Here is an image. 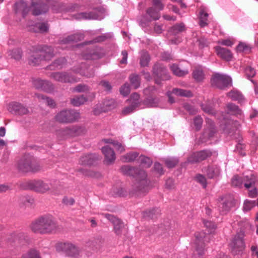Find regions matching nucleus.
I'll list each match as a JSON object with an SVG mask.
<instances>
[{
    "instance_id": "1",
    "label": "nucleus",
    "mask_w": 258,
    "mask_h": 258,
    "mask_svg": "<svg viewBox=\"0 0 258 258\" xmlns=\"http://www.w3.org/2000/svg\"><path fill=\"white\" fill-rule=\"evenodd\" d=\"M120 170L123 174L136 178L134 188L136 195L141 196L145 195L148 192L149 182L147 178V174L144 170L130 165L122 166Z\"/></svg>"
},
{
    "instance_id": "2",
    "label": "nucleus",
    "mask_w": 258,
    "mask_h": 258,
    "mask_svg": "<svg viewBox=\"0 0 258 258\" xmlns=\"http://www.w3.org/2000/svg\"><path fill=\"white\" fill-rule=\"evenodd\" d=\"M30 228L34 233L46 234L55 233L58 226L53 218L47 215L40 217L33 222Z\"/></svg>"
},
{
    "instance_id": "3",
    "label": "nucleus",
    "mask_w": 258,
    "mask_h": 258,
    "mask_svg": "<svg viewBox=\"0 0 258 258\" xmlns=\"http://www.w3.org/2000/svg\"><path fill=\"white\" fill-rule=\"evenodd\" d=\"M35 52L29 59V63L33 66H37L43 60H48L54 55L53 50L51 47L48 46H37L34 48Z\"/></svg>"
},
{
    "instance_id": "4",
    "label": "nucleus",
    "mask_w": 258,
    "mask_h": 258,
    "mask_svg": "<svg viewBox=\"0 0 258 258\" xmlns=\"http://www.w3.org/2000/svg\"><path fill=\"white\" fill-rule=\"evenodd\" d=\"M17 169L23 172H36L41 169L39 163L32 156L25 155L23 156L17 164Z\"/></svg>"
},
{
    "instance_id": "5",
    "label": "nucleus",
    "mask_w": 258,
    "mask_h": 258,
    "mask_svg": "<svg viewBox=\"0 0 258 258\" xmlns=\"http://www.w3.org/2000/svg\"><path fill=\"white\" fill-rule=\"evenodd\" d=\"M25 188L41 194L55 189L51 182L42 180H32L27 182L25 183Z\"/></svg>"
},
{
    "instance_id": "6",
    "label": "nucleus",
    "mask_w": 258,
    "mask_h": 258,
    "mask_svg": "<svg viewBox=\"0 0 258 258\" xmlns=\"http://www.w3.org/2000/svg\"><path fill=\"white\" fill-rule=\"evenodd\" d=\"M80 117L79 112L74 109H64L55 115L56 121L63 123H72Z\"/></svg>"
},
{
    "instance_id": "7",
    "label": "nucleus",
    "mask_w": 258,
    "mask_h": 258,
    "mask_svg": "<svg viewBox=\"0 0 258 258\" xmlns=\"http://www.w3.org/2000/svg\"><path fill=\"white\" fill-rule=\"evenodd\" d=\"M244 233L243 231H240L232 238L230 243V246L232 249L233 254H239L242 253L244 249L245 244L243 241Z\"/></svg>"
},
{
    "instance_id": "8",
    "label": "nucleus",
    "mask_w": 258,
    "mask_h": 258,
    "mask_svg": "<svg viewBox=\"0 0 258 258\" xmlns=\"http://www.w3.org/2000/svg\"><path fill=\"white\" fill-rule=\"evenodd\" d=\"M211 82L213 86L224 89L231 83V79L226 75L216 73L212 76Z\"/></svg>"
},
{
    "instance_id": "9",
    "label": "nucleus",
    "mask_w": 258,
    "mask_h": 258,
    "mask_svg": "<svg viewBox=\"0 0 258 258\" xmlns=\"http://www.w3.org/2000/svg\"><path fill=\"white\" fill-rule=\"evenodd\" d=\"M50 77L55 81L62 83H74L79 82L80 80L71 73L66 72L52 73L50 75Z\"/></svg>"
},
{
    "instance_id": "10",
    "label": "nucleus",
    "mask_w": 258,
    "mask_h": 258,
    "mask_svg": "<svg viewBox=\"0 0 258 258\" xmlns=\"http://www.w3.org/2000/svg\"><path fill=\"white\" fill-rule=\"evenodd\" d=\"M152 71L154 77L156 78V84H160V81L167 80L170 78L167 69L159 63L157 62L154 65Z\"/></svg>"
},
{
    "instance_id": "11",
    "label": "nucleus",
    "mask_w": 258,
    "mask_h": 258,
    "mask_svg": "<svg viewBox=\"0 0 258 258\" xmlns=\"http://www.w3.org/2000/svg\"><path fill=\"white\" fill-rule=\"evenodd\" d=\"M219 201L221 202L219 207L220 212L222 214H226L235 205L234 198L231 195L222 196L219 199Z\"/></svg>"
},
{
    "instance_id": "12",
    "label": "nucleus",
    "mask_w": 258,
    "mask_h": 258,
    "mask_svg": "<svg viewBox=\"0 0 258 258\" xmlns=\"http://www.w3.org/2000/svg\"><path fill=\"white\" fill-rule=\"evenodd\" d=\"M57 249L62 251L69 256H76L79 253L80 250L75 245L70 243H61L57 246Z\"/></svg>"
},
{
    "instance_id": "13",
    "label": "nucleus",
    "mask_w": 258,
    "mask_h": 258,
    "mask_svg": "<svg viewBox=\"0 0 258 258\" xmlns=\"http://www.w3.org/2000/svg\"><path fill=\"white\" fill-rule=\"evenodd\" d=\"M48 11L47 4L41 2H32L31 11L34 16H38L46 13Z\"/></svg>"
},
{
    "instance_id": "14",
    "label": "nucleus",
    "mask_w": 258,
    "mask_h": 258,
    "mask_svg": "<svg viewBox=\"0 0 258 258\" xmlns=\"http://www.w3.org/2000/svg\"><path fill=\"white\" fill-rule=\"evenodd\" d=\"M195 245L196 250L200 255L204 253V247L205 246V241H206L207 235L206 234L202 231L195 233Z\"/></svg>"
},
{
    "instance_id": "15",
    "label": "nucleus",
    "mask_w": 258,
    "mask_h": 258,
    "mask_svg": "<svg viewBox=\"0 0 258 258\" xmlns=\"http://www.w3.org/2000/svg\"><path fill=\"white\" fill-rule=\"evenodd\" d=\"M8 109L12 113L23 115L29 113L28 109L23 104L16 102L9 104Z\"/></svg>"
},
{
    "instance_id": "16",
    "label": "nucleus",
    "mask_w": 258,
    "mask_h": 258,
    "mask_svg": "<svg viewBox=\"0 0 258 258\" xmlns=\"http://www.w3.org/2000/svg\"><path fill=\"white\" fill-rule=\"evenodd\" d=\"M101 151L104 155V163L107 165L113 164L116 159L113 150L108 146H106L102 148Z\"/></svg>"
},
{
    "instance_id": "17",
    "label": "nucleus",
    "mask_w": 258,
    "mask_h": 258,
    "mask_svg": "<svg viewBox=\"0 0 258 258\" xmlns=\"http://www.w3.org/2000/svg\"><path fill=\"white\" fill-rule=\"evenodd\" d=\"M103 215L113 224L115 233L117 235L120 234L121 229L124 226L122 221L113 215L109 214H103Z\"/></svg>"
},
{
    "instance_id": "18",
    "label": "nucleus",
    "mask_w": 258,
    "mask_h": 258,
    "mask_svg": "<svg viewBox=\"0 0 258 258\" xmlns=\"http://www.w3.org/2000/svg\"><path fill=\"white\" fill-rule=\"evenodd\" d=\"M28 30L33 32H46L48 31L49 26L46 23H37L33 24L30 22L28 24Z\"/></svg>"
},
{
    "instance_id": "19",
    "label": "nucleus",
    "mask_w": 258,
    "mask_h": 258,
    "mask_svg": "<svg viewBox=\"0 0 258 258\" xmlns=\"http://www.w3.org/2000/svg\"><path fill=\"white\" fill-rule=\"evenodd\" d=\"M31 11V6L28 7L27 3L21 1L15 4V11L16 13H21L23 17H25Z\"/></svg>"
},
{
    "instance_id": "20",
    "label": "nucleus",
    "mask_w": 258,
    "mask_h": 258,
    "mask_svg": "<svg viewBox=\"0 0 258 258\" xmlns=\"http://www.w3.org/2000/svg\"><path fill=\"white\" fill-rule=\"evenodd\" d=\"M84 39V35L81 33H77L67 36L59 40V43L61 45L71 44L81 41Z\"/></svg>"
},
{
    "instance_id": "21",
    "label": "nucleus",
    "mask_w": 258,
    "mask_h": 258,
    "mask_svg": "<svg viewBox=\"0 0 258 258\" xmlns=\"http://www.w3.org/2000/svg\"><path fill=\"white\" fill-rule=\"evenodd\" d=\"M215 49L217 55L221 58L227 61L231 60L232 54L230 50L219 46H216Z\"/></svg>"
},
{
    "instance_id": "22",
    "label": "nucleus",
    "mask_w": 258,
    "mask_h": 258,
    "mask_svg": "<svg viewBox=\"0 0 258 258\" xmlns=\"http://www.w3.org/2000/svg\"><path fill=\"white\" fill-rule=\"evenodd\" d=\"M97 9L94 10L92 12H82L78 13L76 16L77 19L84 20H95L100 19L99 16L97 13Z\"/></svg>"
},
{
    "instance_id": "23",
    "label": "nucleus",
    "mask_w": 258,
    "mask_h": 258,
    "mask_svg": "<svg viewBox=\"0 0 258 258\" xmlns=\"http://www.w3.org/2000/svg\"><path fill=\"white\" fill-rule=\"evenodd\" d=\"M203 172L206 174L209 178L212 179L219 175L220 169L217 166H208L203 168Z\"/></svg>"
},
{
    "instance_id": "24",
    "label": "nucleus",
    "mask_w": 258,
    "mask_h": 258,
    "mask_svg": "<svg viewBox=\"0 0 258 258\" xmlns=\"http://www.w3.org/2000/svg\"><path fill=\"white\" fill-rule=\"evenodd\" d=\"M98 159L99 156L96 154H89L81 157L80 162L82 165H91L93 164Z\"/></svg>"
},
{
    "instance_id": "25",
    "label": "nucleus",
    "mask_w": 258,
    "mask_h": 258,
    "mask_svg": "<svg viewBox=\"0 0 258 258\" xmlns=\"http://www.w3.org/2000/svg\"><path fill=\"white\" fill-rule=\"evenodd\" d=\"M159 12L153 7L148 8L146 11V16L149 21L158 20L160 18Z\"/></svg>"
},
{
    "instance_id": "26",
    "label": "nucleus",
    "mask_w": 258,
    "mask_h": 258,
    "mask_svg": "<svg viewBox=\"0 0 258 258\" xmlns=\"http://www.w3.org/2000/svg\"><path fill=\"white\" fill-rule=\"evenodd\" d=\"M232 100L237 101L239 103H243L244 102V98L243 95L237 90H232L227 94Z\"/></svg>"
},
{
    "instance_id": "27",
    "label": "nucleus",
    "mask_w": 258,
    "mask_h": 258,
    "mask_svg": "<svg viewBox=\"0 0 258 258\" xmlns=\"http://www.w3.org/2000/svg\"><path fill=\"white\" fill-rule=\"evenodd\" d=\"M88 101V98L84 95L75 96L71 99V104L74 106H79Z\"/></svg>"
},
{
    "instance_id": "28",
    "label": "nucleus",
    "mask_w": 258,
    "mask_h": 258,
    "mask_svg": "<svg viewBox=\"0 0 258 258\" xmlns=\"http://www.w3.org/2000/svg\"><path fill=\"white\" fill-rule=\"evenodd\" d=\"M32 84L33 86L36 89L45 90L46 89V87L49 85V82L48 81L37 78L32 80Z\"/></svg>"
},
{
    "instance_id": "29",
    "label": "nucleus",
    "mask_w": 258,
    "mask_h": 258,
    "mask_svg": "<svg viewBox=\"0 0 258 258\" xmlns=\"http://www.w3.org/2000/svg\"><path fill=\"white\" fill-rule=\"evenodd\" d=\"M70 133L71 137H75L81 135L85 132V129L79 126H72L66 130Z\"/></svg>"
},
{
    "instance_id": "30",
    "label": "nucleus",
    "mask_w": 258,
    "mask_h": 258,
    "mask_svg": "<svg viewBox=\"0 0 258 258\" xmlns=\"http://www.w3.org/2000/svg\"><path fill=\"white\" fill-rule=\"evenodd\" d=\"M170 69L173 73L178 77H183L188 74L187 70L180 69L177 64H173L170 66Z\"/></svg>"
},
{
    "instance_id": "31",
    "label": "nucleus",
    "mask_w": 258,
    "mask_h": 258,
    "mask_svg": "<svg viewBox=\"0 0 258 258\" xmlns=\"http://www.w3.org/2000/svg\"><path fill=\"white\" fill-rule=\"evenodd\" d=\"M58 10H56V12H73L77 7L76 4H70L68 6H66L64 4H58Z\"/></svg>"
},
{
    "instance_id": "32",
    "label": "nucleus",
    "mask_w": 258,
    "mask_h": 258,
    "mask_svg": "<svg viewBox=\"0 0 258 258\" xmlns=\"http://www.w3.org/2000/svg\"><path fill=\"white\" fill-rule=\"evenodd\" d=\"M150 61V57L149 53L145 50L141 52L140 64L142 67L148 66Z\"/></svg>"
},
{
    "instance_id": "33",
    "label": "nucleus",
    "mask_w": 258,
    "mask_h": 258,
    "mask_svg": "<svg viewBox=\"0 0 258 258\" xmlns=\"http://www.w3.org/2000/svg\"><path fill=\"white\" fill-rule=\"evenodd\" d=\"M139 154L137 152L127 153L121 157V160L123 162H131L138 157Z\"/></svg>"
},
{
    "instance_id": "34",
    "label": "nucleus",
    "mask_w": 258,
    "mask_h": 258,
    "mask_svg": "<svg viewBox=\"0 0 258 258\" xmlns=\"http://www.w3.org/2000/svg\"><path fill=\"white\" fill-rule=\"evenodd\" d=\"M243 181L244 182V185L245 187L249 188L254 186L255 182V179L254 176L250 175V176H244Z\"/></svg>"
},
{
    "instance_id": "35",
    "label": "nucleus",
    "mask_w": 258,
    "mask_h": 258,
    "mask_svg": "<svg viewBox=\"0 0 258 258\" xmlns=\"http://www.w3.org/2000/svg\"><path fill=\"white\" fill-rule=\"evenodd\" d=\"M160 214V210L158 208L147 210L144 212L143 216L145 218L155 219Z\"/></svg>"
},
{
    "instance_id": "36",
    "label": "nucleus",
    "mask_w": 258,
    "mask_h": 258,
    "mask_svg": "<svg viewBox=\"0 0 258 258\" xmlns=\"http://www.w3.org/2000/svg\"><path fill=\"white\" fill-rule=\"evenodd\" d=\"M132 87L136 89L140 86V79L139 75L137 74H132L129 77Z\"/></svg>"
},
{
    "instance_id": "37",
    "label": "nucleus",
    "mask_w": 258,
    "mask_h": 258,
    "mask_svg": "<svg viewBox=\"0 0 258 258\" xmlns=\"http://www.w3.org/2000/svg\"><path fill=\"white\" fill-rule=\"evenodd\" d=\"M102 55L97 50H93L89 53L85 54L83 57L86 59H97L101 58Z\"/></svg>"
},
{
    "instance_id": "38",
    "label": "nucleus",
    "mask_w": 258,
    "mask_h": 258,
    "mask_svg": "<svg viewBox=\"0 0 258 258\" xmlns=\"http://www.w3.org/2000/svg\"><path fill=\"white\" fill-rule=\"evenodd\" d=\"M172 93L180 96H184L187 97L192 96V93L190 91L178 88L173 89L172 90Z\"/></svg>"
},
{
    "instance_id": "39",
    "label": "nucleus",
    "mask_w": 258,
    "mask_h": 258,
    "mask_svg": "<svg viewBox=\"0 0 258 258\" xmlns=\"http://www.w3.org/2000/svg\"><path fill=\"white\" fill-rule=\"evenodd\" d=\"M228 110L234 115H241L242 110L238 107V106L232 103H228L227 105Z\"/></svg>"
},
{
    "instance_id": "40",
    "label": "nucleus",
    "mask_w": 258,
    "mask_h": 258,
    "mask_svg": "<svg viewBox=\"0 0 258 258\" xmlns=\"http://www.w3.org/2000/svg\"><path fill=\"white\" fill-rule=\"evenodd\" d=\"M185 30V25L181 23L174 25L171 29V32L174 35H176L179 33L184 31Z\"/></svg>"
},
{
    "instance_id": "41",
    "label": "nucleus",
    "mask_w": 258,
    "mask_h": 258,
    "mask_svg": "<svg viewBox=\"0 0 258 258\" xmlns=\"http://www.w3.org/2000/svg\"><path fill=\"white\" fill-rule=\"evenodd\" d=\"M66 63V59L64 57L59 58L55 60L50 66L51 69H60Z\"/></svg>"
},
{
    "instance_id": "42",
    "label": "nucleus",
    "mask_w": 258,
    "mask_h": 258,
    "mask_svg": "<svg viewBox=\"0 0 258 258\" xmlns=\"http://www.w3.org/2000/svg\"><path fill=\"white\" fill-rule=\"evenodd\" d=\"M208 14L206 13L203 10L200 12L199 25L201 27H204L208 25Z\"/></svg>"
},
{
    "instance_id": "43",
    "label": "nucleus",
    "mask_w": 258,
    "mask_h": 258,
    "mask_svg": "<svg viewBox=\"0 0 258 258\" xmlns=\"http://www.w3.org/2000/svg\"><path fill=\"white\" fill-rule=\"evenodd\" d=\"M27 235L24 233H20L15 235V242L19 244H23L27 241Z\"/></svg>"
},
{
    "instance_id": "44",
    "label": "nucleus",
    "mask_w": 258,
    "mask_h": 258,
    "mask_svg": "<svg viewBox=\"0 0 258 258\" xmlns=\"http://www.w3.org/2000/svg\"><path fill=\"white\" fill-rule=\"evenodd\" d=\"M165 163L168 168H171L174 167L179 162V160L176 158H168L164 160Z\"/></svg>"
},
{
    "instance_id": "45",
    "label": "nucleus",
    "mask_w": 258,
    "mask_h": 258,
    "mask_svg": "<svg viewBox=\"0 0 258 258\" xmlns=\"http://www.w3.org/2000/svg\"><path fill=\"white\" fill-rule=\"evenodd\" d=\"M78 171L85 176H91L93 177H99L100 176V174L98 172H96L91 170H88L86 169L81 168Z\"/></svg>"
},
{
    "instance_id": "46",
    "label": "nucleus",
    "mask_w": 258,
    "mask_h": 258,
    "mask_svg": "<svg viewBox=\"0 0 258 258\" xmlns=\"http://www.w3.org/2000/svg\"><path fill=\"white\" fill-rule=\"evenodd\" d=\"M141 165L145 167H149L152 164L151 159L147 157L144 156H141L139 159Z\"/></svg>"
},
{
    "instance_id": "47",
    "label": "nucleus",
    "mask_w": 258,
    "mask_h": 258,
    "mask_svg": "<svg viewBox=\"0 0 258 258\" xmlns=\"http://www.w3.org/2000/svg\"><path fill=\"white\" fill-rule=\"evenodd\" d=\"M159 102L158 98L151 96L148 97L145 101V104L149 107H155L158 105Z\"/></svg>"
},
{
    "instance_id": "48",
    "label": "nucleus",
    "mask_w": 258,
    "mask_h": 258,
    "mask_svg": "<svg viewBox=\"0 0 258 258\" xmlns=\"http://www.w3.org/2000/svg\"><path fill=\"white\" fill-rule=\"evenodd\" d=\"M22 258H41L39 252L36 249H31L26 254L23 255Z\"/></svg>"
},
{
    "instance_id": "49",
    "label": "nucleus",
    "mask_w": 258,
    "mask_h": 258,
    "mask_svg": "<svg viewBox=\"0 0 258 258\" xmlns=\"http://www.w3.org/2000/svg\"><path fill=\"white\" fill-rule=\"evenodd\" d=\"M10 55L11 56V57L15 59L19 60L21 58L22 51L20 48L14 49L10 51Z\"/></svg>"
},
{
    "instance_id": "50",
    "label": "nucleus",
    "mask_w": 258,
    "mask_h": 258,
    "mask_svg": "<svg viewBox=\"0 0 258 258\" xmlns=\"http://www.w3.org/2000/svg\"><path fill=\"white\" fill-rule=\"evenodd\" d=\"M255 201L246 200L244 202L243 210L245 212L249 211L255 206Z\"/></svg>"
},
{
    "instance_id": "51",
    "label": "nucleus",
    "mask_w": 258,
    "mask_h": 258,
    "mask_svg": "<svg viewBox=\"0 0 258 258\" xmlns=\"http://www.w3.org/2000/svg\"><path fill=\"white\" fill-rule=\"evenodd\" d=\"M139 99V94L137 93H134L131 95L130 99L128 100V101L130 102V103H132L133 104L138 107L140 104Z\"/></svg>"
},
{
    "instance_id": "52",
    "label": "nucleus",
    "mask_w": 258,
    "mask_h": 258,
    "mask_svg": "<svg viewBox=\"0 0 258 258\" xmlns=\"http://www.w3.org/2000/svg\"><path fill=\"white\" fill-rule=\"evenodd\" d=\"M243 183V179L238 175H234L231 179L232 185L235 187H240Z\"/></svg>"
},
{
    "instance_id": "53",
    "label": "nucleus",
    "mask_w": 258,
    "mask_h": 258,
    "mask_svg": "<svg viewBox=\"0 0 258 258\" xmlns=\"http://www.w3.org/2000/svg\"><path fill=\"white\" fill-rule=\"evenodd\" d=\"M73 91L74 92H85L89 90V87L85 84H79L73 88Z\"/></svg>"
},
{
    "instance_id": "54",
    "label": "nucleus",
    "mask_w": 258,
    "mask_h": 258,
    "mask_svg": "<svg viewBox=\"0 0 258 258\" xmlns=\"http://www.w3.org/2000/svg\"><path fill=\"white\" fill-rule=\"evenodd\" d=\"M194 78L197 81H201L204 79V73L202 70L196 69L192 73Z\"/></svg>"
},
{
    "instance_id": "55",
    "label": "nucleus",
    "mask_w": 258,
    "mask_h": 258,
    "mask_svg": "<svg viewBox=\"0 0 258 258\" xmlns=\"http://www.w3.org/2000/svg\"><path fill=\"white\" fill-rule=\"evenodd\" d=\"M38 97L44 100L45 103L50 107H54L55 106V103L54 100L51 98L47 97L43 95H39Z\"/></svg>"
},
{
    "instance_id": "56",
    "label": "nucleus",
    "mask_w": 258,
    "mask_h": 258,
    "mask_svg": "<svg viewBox=\"0 0 258 258\" xmlns=\"http://www.w3.org/2000/svg\"><path fill=\"white\" fill-rule=\"evenodd\" d=\"M198 157L199 160L200 162L202 161L207 159V157H210L211 155V153L210 151L203 150L199 152H197Z\"/></svg>"
},
{
    "instance_id": "57",
    "label": "nucleus",
    "mask_w": 258,
    "mask_h": 258,
    "mask_svg": "<svg viewBox=\"0 0 258 258\" xmlns=\"http://www.w3.org/2000/svg\"><path fill=\"white\" fill-rule=\"evenodd\" d=\"M204 223L209 234L212 233L216 228V225L211 221H205Z\"/></svg>"
},
{
    "instance_id": "58",
    "label": "nucleus",
    "mask_w": 258,
    "mask_h": 258,
    "mask_svg": "<svg viewBox=\"0 0 258 258\" xmlns=\"http://www.w3.org/2000/svg\"><path fill=\"white\" fill-rule=\"evenodd\" d=\"M128 106L124 107L122 110V114L124 115H128L134 111L135 108L137 107L136 105L130 103Z\"/></svg>"
},
{
    "instance_id": "59",
    "label": "nucleus",
    "mask_w": 258,
    "mask_h": 258,
    "mask_svg": "<svg viewBox=\"0 0 258 258\" xmlns=\"http://www.w3.org/2000/svg\"><path fill=\"white\" fill-rule=\"evenodd\" d=\"M195 179L198 182L200 183L203 186L204 188L206 187V179L204 175L199 174L197 175L195 177Z\"/></svg>"
},
{
    "instance_id": "60",
    "label": "nucleus",
    "mask_w": 258,
    "mask_h": 258,
    "mask_svg": "<svg viewBox=\"0 0 258 258\" xmlns=\"http://www.w3.org/2000/svg\"><path fill=\"white\" fill-rule=\"evenodd\" d=\"M130 87L128 84L125 83L120 88V93L124 96H127L130 92Z\"/></svg>"
},
{
    "instance_id": "61",
    "label": "nucleus",
    "mask_w": 258,
    "mask_h": 258,
    "mask_svg": "<svg viewBox=\"0 0 258 258\" xmlns=\"http://www.w3.org/2000/svg\"><path fill=\"white\" fill-rule=\"evenodd\" d=\"M75 72L80 74L82 76H84L87 78L92 77L94 75V71L93 69H90L89 71L86 73L82 70H76L75 71Z\"/></svg>"
},
{
    "instance_id": "62",
    "label": "nucleus",
    "mask_w": 258,
    "mask_h": 258,
    "mask_svg": "<svg viewBox=\"0 0 258 258\" xmlns=\"http://www.w3.org/2000/svg\"><path fill=\"white\" fill-rule=\"evenodd\" d=\"M153 5L156 7V10L158 11H162L163 10L164 5L161 0H152Z\"/></svg>"
},
{
    "instance_id": "63",
    "label": "nucleus",
    "mask_w": 258,
    "mask_h": 258,
    "mask_svg": "<svg viewBox=\"0 0 258 258\" xmlns=\"http://www.w3.org/2000/svg\"><path fill=\"white\" fill-rule=\"evenodd\" d=\"M198 155L197 153H194L190 155L187 159V162L188 163L194 164L196 163L200 162L199 160Z\"/></svg>"
},
{
    "instance_id": "64",
    "label": "nucleus",
    "mask_w": 258,
    "mask_h": 258,
    "mask_svg": "<svg viewBox=\"0 0 258 258\" xmlns=\"http://www.w3.org/2000/svg\"><path fill=\"white\" fill-rule=\"evenodd\" d=\"M203 119L200 116H196L194 119V124L197 131L199 130L202 125Z\"/></svg>"
}]
</instances>
